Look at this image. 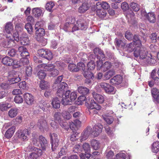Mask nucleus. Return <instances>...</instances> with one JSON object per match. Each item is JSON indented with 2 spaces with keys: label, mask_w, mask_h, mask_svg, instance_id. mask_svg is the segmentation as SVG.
<instances>
[{
  "label": "nucleus",
  "mask_w": 159,
  "mask_h": 159,
  "mask_svg": "<svg viewBox=\"0 0 159 159\" xmlns=\"http://www.w3.org/2000/svg\"><path fill=\"white\" fill-rule=\"evenodd\" d=\"M133 43L137 47L134 52V57L137 58L139 56L140 58L141 59H145L148 52L146 49L142 46L140 40H139Z\"/></svg>",
  "instance_id": "1"
},
{
  "label": "nucleus",
  "mask_w": 159,
  "mask_h": 159,
  "mask_svg": "<svg viewBox=\"0 0 159 159\" xmlns=\"http://www.w3.org/2000/svg\"><path fill=\"white\" fill-rule=\"evenodd\" d=\"M28 149H31L32 152L30 153L28 157V159H36L38 157L42 154V151L41 149L31 146H29Z\"/></svg>",
  "instance_id": "2"
},
{
  "label": "nucleus",
  "mask_w": 159,
  "mask_h": 159,
  "mask_svg": "<svg viewBox=\"0 0 159 159\" xmlns=\"http://www.w3.org/2000/svg\"><path fill=\"white\" fill-rule=\"evenodd\" d=\"M21 76L22 74L20 72L12 70L9 73V77H13L11 79L10 81L12 84L16 83L21 80Z\"/></svg>",
  "instance_id": "3"
},
{
  "label": "nucleus",
  "mask_w": 159,
  "mask_h": 159,
  "mask_svg": "<svg viewBox=\"0 0 159 159\" xmlns=\"http://www.w3.org/2000/svg\"><path fill=\"white\" fill-rule=\"evenodd\" d=\"M58 89L57 92V95L59 97L64 94L65 93L70 91L68 90V84L64 82H61L57 87Z\"/></svg>",
  "instance_id": "4"
},
{
  "label": "nucleus",
  "mask_w": 159,
  "mask_h": 159,
  "mask_svg": "<svg viewBox=\"0 0 159 159\" xmlns=\"http://www.w3.org/2000/svg\"><path fill=\"white\" fill-rule=\"evenodd\" d=\"M29 131L27 129L23 130L19 129L16 133V135L18 138L21 139L23 141H27L28 139Z\"/></svg>",
  "instance_id": "5"
},
{
  "label": "nucleus",
  "mask_w": 159,
  "mask_h": 159,
  "mask_svg": "<svg viewBox=\"0 0 159 159\" xmlns=\"http://www.w3.org/2000/svg\"><path fill=\"white\" fill-rule=\"evenodd\" d=\"M38 52L40 56L48 60H51L53 57L52 52L48 49H41L38 50Z\"/></svg>",
  "instance_id": "6"
},
{
  "label": "nucleus",
  "mask_w": 159,
  "mask_h": 159,
  "mask_svg": "<svg viewBox=\"0 0 159 159\" xmlns=\"http://www.w3.org/2000/svg\"><path fill=\"white\" fill-rule=\"evenodd\" d=\"M50 137L52 143V149L53 151L57 148L59 141L57 134L55 133L50 134Z\"/></svg>",
  "instance_id": "7"
},
{
  "label": "nucleus",
  "mask_w": 159,
  "mask_h": 159,
  "mask_svg": "<svg viewBox=\"0 0 159 159\" xmlns=\"http://www.w3.org/2000/svg\"><path fill=\"white\" fill-rule=\"evenodd\" d=\"M143 16H145L150 22L154 23L156 21V18L153 12L148 13V14L145 10H143L141 11Z\"/></svg>",
  "instance_id": "8"
},
{
  "label": "nucleus",
  "mask_w": 159,
  "mask_h": 159,
  "mask_svg": "<svg viewBox=\"0 0 159 159\" xmlns=\"http://www.w3.org/2000/svg\"><path fill=\"white\" fill-rule=\"evenodd\" d=\"M92 128L90 126H88L82 134L80 140L81 142L86 140L90 134H93L92 131Z\"/></svg>",
  "instance_id": "9"
},
{
  "label": "nucleus",
  "mask_w": 159,
  "mask_h": 159,
  "mask_svg": "<svg viewBox=\"0 0 159 159\" xmlns=\"http://www.w3.org/2000/svg\"><path fill=\"white\" fill-rule=\"evenodd\" d=\"M70 93V91H67L61 97H62V98L61 99V103L64 105L72 104L71 101L69 99Z\"/></svg>",
  "instance_id": "10"
},
{
  "label": "nucleus",
  "mask_w": 159,
  "mask_h": 159,
  "mask_svg": "<svg viewBox=\"0 0 159 159\" xmlns=\"http://www.w3.org/2000/svg\"><path fill=\"white\" fill-rule=\"evenodd\" d=\"M24 100L26 103L29 105H31L34 101L33 96L29 93H25L24 94Z\"/></svg>",
  "instance_id": "11"
},
{
  "label": "nucleus",
  "mask_w": 159,
  "mask_h": 159,
  "mask_svg": "<svg viewBox=\"0 0 159 159\" xmlns=\"http://www.w3.org/2000/svg\"><path fill=\"white\" fill-rule=\"evenodd\" d=\"M94 53L97 56L98 60H104L105 55L102 51L99 48H96L94 50Z\"/></svg>",
  "instance_id": "12"
},
{
  "label": "nucleus",
  "mask_w": 159,
  "mask_h": 159,
  "mask_svg": "<svg viewBox=\"0 0 159 159\" xmlns=\"http://www.w3.org/2000/svg\"><path fill=\"white\" fill-rule=\"evenodd\" d=\"M102 126L101 124L95 125L93 128L92 133L95 136H97L102 132Z\"/></svg>",
  "instance_id": "13"
},
{
  "label": "nucleus",
  "mask_w": 159,
  "mask_h": 159,
  "mask_svg": "<svg viewBox=\"0 0 159 159\" xmlns=\"http://www.w3.org/2000/svg\"><path fill=\"white\" fill-rule=\"evenodd\" d=\"M123 80L122 77L120 75H117L111 79L110 82L114 84L118 85L121 84Z\"/></svg>",
  "instance_id": "14"
},
{
  "label": "nucleus",
  "mask_w": 159,
  "mask_h": 159,
  "mask_svg": "<svg viewBox=\"0 0 159 159\" xmlns=\"http://www.w3.org/2000/svg\"><path fill=\"white\" fill-rule=\"evenodd\" d=\"M90 5L87 2H84L78 9V11L80 13H83L87 11L89 8Z\"/></svg>",
  "instance_id": "15"
},
{
  "label": "nucleus",
  "mask_w": 159,
  "mask_h": 159,
  "mask_svg": "<svg viewBox=\"0 0 159 159\" xmlns=\"http://www.w3.org/2000/svg\"><path fill=\"white\" fill-rule=\"evenodd\" d=\"M92 95L94 99L97 102L100 103H102L103 102L104 99L102 95L94 92L93 93Z\"/></svg>",
  "instance_id": "16"
},
{
  "label": "nucleus",
  "mask_w": 159,
  "mask_h": 159,
  "mask_svg": "<svg viewBox=\"0 0 159 159\" xmlns=\"http://www.w3.org/2000/svg\"><path fill=\"white\" fill-rule=\"evenodd\" d=\"M18 51L20 53V55L22 57H27L29 56V53L25 47L20 46L18 48Z\"/></svg>",
  "instance_id": "17"
},
{
  "label": "nucleus",
  "mask_w": 159,
  "mask_h": 159,
  "mask_svg": "<svg viewBox=\"0 0 159 159\" xmlns=\"http://www.w3.org/2000/svg\"><path fill=\"white\" fill-rule=\"evenodd\" d=\"M39 140L42 150H46L48 147L47 140L45 138L42 136H39Z\"/></svg>",
  "instance_id": "18"
},
{
  "label": "nucleus",
  "mask_w": 159,
  "mask_h": 159,
  "mask_svg": "<svg viewBox=\"0 0 159 159\" xmlns=\"http://www.w3.org/2000/svg\"><path fill=\"white\" fill-rule=\"evenodd\" d=\"M89 109L90 112L93 109H96L97 110H99L101 109V107L94 100H91L89 107Z\"/></svg>",
  "instance_id": "19"
},
{
  "label": "nucleus",
  "mask_w": 159,
  "mask_h": 159,
  "mask_svg": "<svg viewBox=\"0 0 159 159\" xmlns=\"http://www.w3.org/2000/svg\"><path fill=\"white\" fill-rule=\"evenodd\" d=\"M13 25L11 22L6 23L5 27L4 32L8 34H11V33L13 30Z\"/></svg>",
  "instance_id": "20"
},
{
  "label": "nucleus",
  "mask_w": 159,
  "mask_h": 159,
  "mask_svg": "<svg viewBox=\"0 0 159 159\" xmlns=\"http://www.w3.org/2000/svg\"><path fill=\"white\" fill-rule=\"evenodd\" d=\"M15 129L16 127L14 126L9 128L5 132V137L7 139L11 138L15 131Z\"/></svg>",
  "instance_id": "21"
},
{
  "label": "nucleus",
  "mask_w": 159,
  "mask_h": 159,
  "mask_svg": "<svg viewBox=\"0 0 159 159\" xmlns=\"http://www.w3.org/2000/svg\"><path fill=\"white\" fill-rule=\"evenodd\" d=\"M77 25L79 26L80 30H85L87 28V23L86 21L82 19H80L77 21Z\"/></svg>",
  "instance_id": "22"
},
{
  "label": "nucleus",
  "mask_w": 159,
  "mask_h": 159,
  "mask_svg": "<svg viewBox=\"0 0 159 159\" xmlns=\"http://www.w3.org/2000/svg\"><path fill=\"white\" fill-rule=\"evenodd\" d=\"M20 40L21 44L24 45H27L29 42V39L26 34L24 33L20 36Z\"/></svg>",
  "instance_id": "23"
},
{
  "label": "nucleus",
  "mask_w": 159,
  "mask_h": 159,
  "mask_svg": "<svg viewBox=\"0 0 159 159\" xmlns=\"http://www.w3.org/2000/svg\"><path fill=\"white\" fill-rule=\"evenodd\" d=\"M39 67H42L44 69L45 71H48L49 72L54 68V66L52 64H43L38 65Z\"/></svg>",
  "instance_id": "24"
},
{
  "label": "nucleus",
  "mask_w": 159,
  "mask_h": 159,
  "mask_svg": "<svg viewBox=\"0 0 159 159\" xmlns=\"http://www.w3.org/2000/svg\"><path fill=\"white\" fill-rule=\"evenodd\" d=\"M36 30L35 38L36 39H38L39 38L43 37L45 35V31L43 28L39 27Z\"/></svg>",
  "instance_id": "25"
},
{
  "label": "nucleus",
  "mask_w": 159,
  "mask_h": 159,
  "mask_svg": "<svg viewBox=\"0 0 159 159\" xmlns=\"http://www.w3.org/2000/svg\"><path fill=\"white\" fill-rule=\"evenodd\" d=\"M145 58H146L147 59V62L150 65L155 64L157 62L156 57L155 56H152L150 54H149L148 57L146 56Z\"/></svg>",
  "instance_id": "26"
},
{
  "label": "nucleus",
  "mask_w": 159,
  "mask_h": 159,
  "mask_svg": "<svg viewBox=\"0 0 159 159\" xmlns=\"http://www.w3.org/2000/svg\"><path fill=\"white\" fill-rule=\"evenodd\" d=\"M84 75L86 78V82L88 83H90L94 77L93 74L90 71L85 72L84 73Z\"/></svg>",
  "instance_id": "27"
},
{
  "label": "nucleus",
  "mask_w": 159,
  "mask_h": 159,
  "mask_svg": "<svg viewBox=\"0 0 159 159\" xmlns=\"http://www.w3.org/2000/svg\"><path fill=\"white\" fill-rule=\"evenodd\" d=\"M96 15L100 18H103L107 15L106 11L103 9H97L96 10Z\"/></svg>",
  "instance_id": "28"
},
{
  "label": "nucleus",
  "mask_w": 159,
  "mask_h": 159,
  "mask_svg": "<svg viewBox=\"0 0 159 159\" xmlns=\"http://www.w3.org/2000/svg\"><path fill=\"white\" fill-rule=\"evenodd\" d=\"M13 61V59L7 56L3 58L2 61V62L3 64L8 66H11Z\"/></svg>",
  "instance_id": "29"
},
{
  "label": "nucleus",
  "mask_w": 159,
  "mask_h": 159,
  "mask_svg": "<svg viewBox=\"0 0 159 159\" xmlns=\"http://www.w3.org/2000/svg\"><path fill=\"white\" fill-rule=\"evenodd\" d=\"M78 91L79 93L83 95H86L89 92L88 89L83 86L79 87L78 88Z\"/></svg>",
  "instance_id": "30"
},
{
  "label": "nucleus",
  "mask_w": 159,
  "mask_h": 159,
  "mask_svg": "<svg viewBox=\"0 0 159 159\" xmlns=\"http://www.w3.org/2000/svg\"><path fill=\"white\" fill-rule=\"evenodd\" d=\"M52 104L54 108L56 109L59 108L60 106V102L58 98L56 97L53 98Z\"/></svg>",
  "instance_id": "31"
},
{
  "label": "nucleus",
  "mask_w": 159,
  "mask_h": 159,
  "mask_svg": "<svg viewBox=\"0 0 159 159\" xmlns=\"http://www.w3.org/2000/svg\"><path fill=\"white\" fill-rule=\"evenodd\" d=\"M115 74V72L113 70H110L105 73L104 75L105 80H107L110 79Z\"/></svg>",
  "instance_id": "32"
},
{
  "label": "nucleus",
  "mask_w": 159,
  "mask_h": 159,
  "mask_svg": "<svg viewBox=\"0 0 159 159\" xmlns=\"http://www.w3.org/2000/svg\"><path fill=\"white\" fill-rule=\"evenodd\" d=\"M32 12L35 17H38L41 16L42 14V10L39 7L33 8L32 10Z\"/></svg>",
  "instance_id": "33"
},
{
  "label": "nucleus",
  "mask_w": 159,
  "mask_h": 159,
  "mask_svg": "<svg viewBox=\"0 0 159 159\" xmlns=\"http://www.w3.org/2000/svg\"><path fill=\"white\" fill-rule=\"evenodd\" d=\"M75 18L72 16L68 17L66 20V23L64 25V27H67L68 25L74 23L75 21Z\"/></svg>",
  "instance_id": "34"
},
{
  "label": "nucleus",
  "mask_w": 159,
  "mask_h": 159,
  "mask_svg": "<svg viewBox=\"0 0 159 159\" xmlns=\"http://www.w3.org/2000/svg\"><path fill=\"white\" fill-rule=\"evenodd\" d=\"M91 144L93 148L95 150H97L100 148V143L97 140L95 139L92 140Z\"/></svg>",
  "instance_id": "35"
},
{
  "label": "nucleus",
  "mask_w": 159,
  "mask_h": 159,
  "mask_svg": "<svg viewBox=\"0 0 159 159\" xmlns=\"http://www.w3.org/2000/svg\"><path fill=\"white\" fill-rule=\"evenodd\" d=\"M18 109L16 108H11L8 112V114L9 117L13 118L16 116L18 113Z\"/></svg>",
  "instance_id": "36"
},
{
  "label": "nucleus",
  "mask_w": 159,
  "mask_h": 159,
  "mask_svg": "<svg viewBox=\"0 0 159 159\" xmlns=\"http://www.w3.org/2000/svg\"><path fill=\"white\" fill-rule=\"evenodd\" d=\"M152 151L153 152H157L159 151V142H155L152 145Z\"/></svg>",
  "instance_id": "37"
},
{
  "label": "nucleus",
  "mask_w": 159,
  "mask_h": 159,
  "mask_svg": "<svg viewBox=\"0 0 159 159\" xmlns=\"http://www.w3.org/2000/svg\"><path fill=\"white\" fill-rule=\"evenodd\" d=\"M39 86L42 89H47L49 88V84L47 82L42 80L40 82Z\"/></svg>",
  "instance_id": "38"
},
{
  "label": "nucleus",
  "mask_w": 159,
  "mask_h": 159,
  "mask_svg": "<svg viewBox=\"0 0 159 159\" xmlns=\"http://www.w3.org/2000/svg\"><path fill=\"white\" fill-rule=\"evenodd\" d=\"M115 44L116 46L118 47H124L125 46V44L121 40L116 38L115 40Z\"/></svg>",
  "instance_id": "39"
},
{
  "label": "nucleus",
  "mask_w": 159,
  "mask_h": 159,
  "mask_svg": "<svg viewBox=\"0 0 159 159\" xmlns=\"http://www.w3.org/2000/svg\"><path fill=\"white\" fill-rule=\"evenodd\" d=\"M55 4L53 2H47L45 6L46 9L49 12H52V8L54 6Z\"/></svg>",
  "instance_id": "40"
},
{
  "label": "nucleus",
  "mask_w": 159,
  "mask_h": 159,
  "mask_svg": "<svg viewBox=\"0 0 159 159\" xmlns=\"http://www.w3.org/2000/svg\"><path fill=\"white\" fill-rule=\"evenodd\" d=\"M13 43H14V41L13 40L8 39L5 41L4 47L5 48H10L14 45H13Z\"/></svg>",
  "instance_id": "41"
},
{
  "label": "nucleus",
  "mask_w": 159,
  "mask_h": 159,
  "mask_svg": "<svg viewBox=\"0 0 159 159\" xmlns=\"http://www.w3.org/2000/svg\"><path fill=\"white\" fill-rule=\"evenodd\" d=\"M103 117L104 120L108 124H111L113 121L114 119L111 116L107 115H104Z\"/></svg>",
  "instance_id": "42"
},
{
  "label": "nucleus",
  "mask_w": 159,
  "mask_h": 159,
  "mask_svg": "<svg viewBox=\"0 0 159 159\" xmlns=\"http://www.w3.org/2000/svg\"><path fill=\"white\" fill-rule=\"evenodd\" d=\"M68 68L72 72H76L79 71V68L77 67V66L74 64H70Z\"/></svg>",
  "instance_id": "43"
},
{
  "label": "nucleus",
  "mask_w": 159,
  "mask_h": 159,
  "mask_svg": "<svg viewBox=\"0 0 159 159\" xmlns=\"http://www.w3.org/2000/svg\"><path fill=\"white\" fill-rule=\"evenodd\" d=\"M111 66V63L109 61H106L102 66V69L104 71H105L110 69Z\"/></svg>",
  "instance_id": "44"
},
{
  "label": "nucleus",
  "mask_w": 159,
  "mask_h": 159,
  "mask_svg": "<svg viewBox=\"0 0 159 159\" xmlns=\"http://www.w3.org/2000/svg\"><path fill=\"white\" fill-rule=\"evenodd\" d=\"M98 5H101V7L102 8V9H103L105 10L106 9H108V7H109V5L108 3L105 2H102V3H101L100 2H98L97 3L96 5V7L97 8H98L97 7V6Z\"/></svg>",
  "instance_id": "45"
},
{
  "label": "nucleus",
  "mask_w": 159,
  "mask_h": 159,
  "mask_svg": "<svg viewBox=\"0 0 159 159\" xmlns=\"http://www.w3.org/2000/svg\"><path fill=\"white\" fill-rule=\"evenodd\" d=\"M59 73V71L58 70L54 67L49 72V75L51 76L55 77Z\"/></svg>",
  "instance_id": "46"
},
{
  "label": "nucleus",
  "mask_w": 159,
  "mask_h": 159,
  "mask_svg": "<svg viewBox=\"0 0 159 159\" xmlns=\"http://www.w3.org/2000/svg\"><path fill=\"white\" fill-rule=\"evenodd\" d=\"M25 29L27 30L28 33L30 34H31L33 33V28L31 24L28 23L25 26Z\"/></svg>",
  "instance_id": "47"
},
{
  "label": "nucleus",
  "mask_w": 159,
  "mask_h": 159,
  "mask_svg": "<svg viewBox=\"0 0 159 159\" xmlns=\"http://www.w3.org/2000/svg\"><path fill=\"white\" fill-rule=\"evenodd\" d=\"M13 68H17L19 67L22 66V63L20 61H18L17 60H13L12 62V65Z\"/></svg>",
  "instance_id": "48"
},
{
  "label": "nucleus",
  "mask_w": 159,
  "mask_h": 159,
  "mask_svg": "<svg viewBox=\"0 0 159 159\" xmlns=\"http://www.w3.org/2000/svg\"><path fill=\"white\" fill-rule=\"evenodd\" d=\"M63 79V77L62 75H61L58 77L55 80V83L54 84V86L55 87V88H57L60 84L61 83V81Z\"/></svg>",
  "instance_id": "49"
},
{
  "label": "nucleus",
  "mask_w": 159,
  "mask_h": 159,
  "mask_svg": "<svg viewBox=\"0 0 159 159\" xmlns=\"http://www.w3.org/2000/svg\"><path fill=\"white\" fill-rule=\"evenodd\" d=\"M95 65L94 62L92 61H91L89 62L87 65V67L89 71V70H92L94 69L95 68Z\"/></svg>",
  "instance_id": "50"
},
{
  "label": "nucleus",
  "mask_w": 159,
  "mask_h": 159,
  "mask_svg": "<svg viewBox=\"0 0 159 159\" xmlns=\"http://www.w3.org/2000/svg\"><path fill=\"white\" fill-rule=\"evenodd\" d=\"M47 105L46 102L45 101L42 100L39 102V105L38 108L39 107L40 109L44 111L45 110V107Z\"/></svg>",
  "instance_id": "51"
},
{
  "label": "nucleus",
  "mask_w": 159,
  "mask_h": 159,
  "mask_svg": "<svg viewBox=\"0 0 159 159\" xmlns=\"http://www.w3.org/2000/svg\"><path fill=\"white\" fill-rule=\"evenodd\" d=\"M130 7L135 11H137L139 10V6L136 3L132 2L131 4Z\"/></svg>",
  "instance_id": "52"
},
{
  "label": "nucleus",
  "mask_w": 159,
  "mask_h": 159,
  "mask_svg": "<svg viewBox=\"0 0 159 159\" xmlns=\"http://www.w3.org/2000/svg\"><path fill=\"white\" fill-rule=\"evenodd\" d=\"M20 62L22 63V66H25L29 64V61L27 57H22L21 59Z\"/></svg>",
  "instance_id": "53"
},
{
  "label": "nucleus",
  "mask_w": 159,
  "mask_h": 159,
  "mask_svg": "<svg viewBox=\"0 0 159 159\" xmlns=\"http://www.w3.org/2000/svg\"><path fill=\"white\" fill-rule=\"evenodd\" d=\"M14 100L16 103L18 104L22 103L23 101V99L22 97L19 95L15 96Z\"/></svg>",
  "instance_id": "54"
},
{
  "label": "nucleus",
  "mask_w": 159,
  "mask_h": 159,
  "mask_svg": "<svg viewBox=\"0 0 159 159\" xmlns=\"http://www.w3.org/2000/svg\"><path fill=\"white\" fill-rule=\"evenodd\" d=\"M39 78L41 79H44L46 75V74L43 70H40L38 73Z\"/></svg>",
  "instance_id": "55"
},
{
  "label": "nucleus",
  "mask_w": 159,
  "mask_h": 159,
  "mask_svg": "<svg viewBox=\"0 0 159 159\" xmlns=\"http://www.w3.org/2000/svg\"><path fill=\"white\" fill-rule=\"evenodd\" d=\"M39 42L41 43L42 45L43 46L45 45L47 43V40L46 39H45L43 37H42L39 38V39H36Z\"/></svg>",
  "instance_id": "56"
},
{
  "label": "nucleus",
  "mask_w": 159,
  "mask_h": 159,
  "mask_svg": "<svg viewBox=\"0 0 159 159\" xmlns=\"http://www.w3.org/2000/svg\"><path fill=\"white\" fill-rule=\"evenodd\" d=\"M18 86L20 89H27L28 87L26 86V82L25 81H23L20 82L18 84Z\"/></svg>",
  "instance_id": "57"
},
{
  "label": "nucleus",
  "mask_w": 159,
  "mask_h": 159,
  "mask_svg": "<svg viewBox=\"0 0 159 159\" xmlns=\"http://www.w3.org/2000/svg\"><path fill=\"white\" fill-rule=\"evenodd\" d=\"M114 90V87L108 84L107 85V87L105 90V92L108 93H110L113 92Z\"/></svg>",
  "instance_id": "58"
},
{
  "label": "nucleus",
  "mask_w": 159,
  "mask_h": 159,
  "mask_svg": "<svg viewBox=\"0 0 159 159\" xmlns=\"http://www.w3.org/2000/svg\"><path fill=\"white\" fill-rule=\"evenodd\" d=\"M62 115L63 117L67 120L69 119L71 117L70 114L69 112L66 111H63L62 113Z\"/></svg>",
  "instance_id": "59"
},
{
  "label": "nucleus",
  "mask_w": 159,
  "mask_h": 159,
  "mask_svg": "<svg viewBox=\"0 0 159 159\" xmlns=\"http://www.w3.org/2000/svg\"><path fill=\"white\" fill-rule=\"evenodd\" d=\"M83 149L85 153L89 152L90 150V148L89 144L87 143H85L83 144Z\"/></svg>",
  "instance_id": "60"
},
{
  "label": "nucleus",
  "mask_w": 159,
  "mask_h": 159,
  "mask_svg": "<svg viewBox=\"0 0 159 159\" xmlns=\"http://www.w3.org/2000/svg\"><path fill=\"white\" fill-rule=\"evenodd\" d=\"M77 67L79 68V70H83L84 73L85 72H86L85 70V64L82 62H79L77 64Z\"/></svg>",
  "instance_id": "61"
},
{
  "label": "nucleus",
  "mask_w": 159,
  "mask_h": 159,
  "mask_svg": "<svg viewBox=\"0 0 159 159\" xmlns=\"http://www.w3.org/2000/svg\"><path fill=\"white\" fill-rule=\"evenodd\" d=\"M151 93L153 98L159 95V90L156 88H153L151 90Z\"/></svg>",
  "instance_id": "62"
},
{
  "label": "nucleus",
  "mask_w": 159,
  "mask_h": 159,
  "mask_svg": "<svg viewBox=\"0 0 159 159\" xmlns=\"http://www.w3.org/2000/svg\"><path fill=\"white\" fill-rule=\"evenodd\" d=\"M25 72L27 76H30L32 74V68L30 66H26Z\"/></svg>",
  "instance_id": "63"
},
{
  "label": "nucleus",
  "mask_w": 159,
  "mask_h": 159,
  "mask_svg": "<svg viewBox=\"0 0 159 159\" xmlns=\"http://www.w3.org/2000/svg\"><path fill=\"white\" fill-rule=\"evenodd\" d=\"M17 51L14 49H11L9 50L8 52V54L9 56L11 57H14L16 54Z\"/></svg>",
  "instance_id": "64"
}]
</instances>
